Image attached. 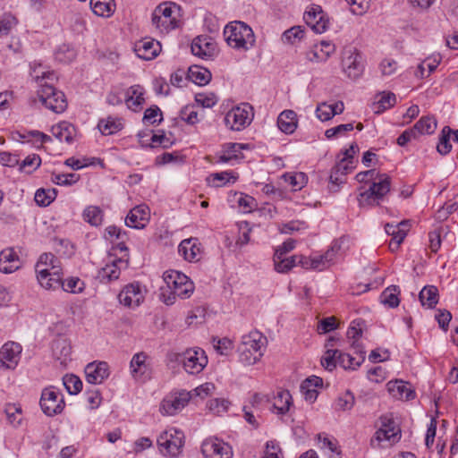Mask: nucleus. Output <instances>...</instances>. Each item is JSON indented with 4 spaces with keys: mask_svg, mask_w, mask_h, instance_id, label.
<instances>
[{
    "mask_svg": "<svg viewBox=\"0 0 458 458\" xmlns=\"http://www.w3.org/2000/svg\"><path fill=\"white\" fill-rule=\"evenodd\" d=\"M164 281L168 290L174 292V295H178L182 299L191 296L194 290L193 282L190 278L176 270H169L164 273Z\"/></svg>",
    "mask_w": 458,
    "mask_h": 458,
    "instance_id": "nucleus-6",
    "label": "nucleus"
},
{
    "mask_svg": "<svg viewBox=\"0 0 458 458\" xmlns=\"http://www.w3.org/2000/svg\"><path fill=\"white\" fill-rule=\"evenodd\" d=\"M354 396L350 391L340 395L335 402V408L342 411H349L354 404Z\"/></svg>",
    "mask_w": 458,
    "mask_h": 458,
    "instance_id": "nucleus-60",
    "label": "nucleus"
},
{
    "mask_svg": "<svg viewBox=\"0 0 458 458\" xmlns=\"http://www.w3.org/2000/svg\"><path fill=\"white\" fill-rule=\"evenodd\" d=\"M390 394L399 399L411 400L414 398V391L408 382L403 380L390 381L387 384Z\"/></svg>",
    "mask_w": 458,
    "mask_h": 458,
    "instance_id": "nucleus-28",
    "label": "nucleus"
},
{
    "mask_svg": "<svg viewBox=\"0 0 458 458\" xmlns=\"http://www.w3.org/2000/svg\"><path fill=\"white\" fill-rule=\"evenodd\" d=\"M184 434L177 428H169L157 438L159 452L164 456L177 457L182 453L184 445Z\"/></svg>",
    "mask_w": 458,
    "mask_h": 458,
    "instance_id": "nucleus-4",
    "label": "nucleus"
},
{
    "mask_svg": "<svg viewBox=\"0 0 458 458\" xmlns=\"http://www.w3.org/2000/svg\"><path fill=\"white\" fill-rule=\"evenodd\" d=\"M201 453L205 458H233L232 446L217 437H209L201 444Z\"/></svg>",
    "mask_w": 458,
    "mask_h": 458,
    "instance_id": "nucleus-12",
    "label": "nucleus"
},
{
    "mask_svg": "<svg viewBox=\"0 0 458 458\" xmlns=\"http://www.w3.org/2000/svg\"><path fill=\"white\" fill-rule=\"evenodd\" d=\"M242 148H244V146L242 144L229 143L225 147L223 154L220 156L219 160L223 163H227L233 159L242 158L243 156L241 152Z\"/></svg>",
    "mask_w": 458,
    "mask_h": 458,
    "instance_id": "nucleus-40",
    "label": "nucleus"
},
{
    "mask_svg": "<svg viewBox=\"0 0 458 458\" xmlns=\"http://www.w3.org/2000/svg\"><path fill=\"white\" fill-rule=\"evenodd\" d=\"M400 291L396 285H391L384 290L380 295L381 302L390 308H395L399 305L400 300L398 298Z\"/></svg>",
    "mask_w": 458,
    "mask_h": 458,
    "instance_id": "nucleus-43",
    "label": "nucleus"
},
{
    "mask_svg": "<svg viewBox=\"0 0 458 458\" xmlns=\"http://www.w3.org/2000/svg\"><path fill=\"white\" fill-rule=\"evenodd\" d=\"M75 51L65 45L55 52V59L61 63H69L75 58Z\"/></svg>",
    "mask_w": 458,
    "mask_h": 458,
    "instance_id": "nucleus-63",
    "label": "nucleus"
},
{
    "mask_svg": "<svg viewBox=\"0 0 458 458\" xmlns=\"http://www.w3.org/2000/svg\"><path fill=\"white\" fill-rule=\"evenodd\" d=\"M84 372L87 382L92 385L103 383L109 376L108 365L105 361L89 363Z\"/></svg>",
    "mask_w": 458,
    "mask_h": 458,
    "instance_id": "nucleus-18",
    "label": "nucleus"
},
{
    "mask_svg": "<svg viewBox=\"0 0 458 458\" xmlns=\"http://www.w3.org/2000/svg\"><path fill=\"white\" fill-rule=\"evenodd\" d=\"M187 77L195 84L204 86L210 81L212 75L208 69L194 65L189 68Z\"/></svg>",
    "mask_w": 458,
    "mask_h": 458,
    "instance_id": "nucleus-37",
    "label": "nucleus"
},
{
    "mask_svg": "<svg viewBox=\"0 0 458 458\" xmlns=\"http://www.w3.org/2000/svg\"><path fill=\"white\" fill-rule=\"evenodd\" d=\"M56 194L55 189H38L35 193L34 199L38 206L47 207L56 198Z\"/></svg>",
    "mask_w": 458,
    "mask_h": 458,
    "instance_id": "nucleus-45",
    "label": "nucleus"
},
{
    "mask_svg": "<svg viewBox=\"0 0 458 458\" xmlns=\"http://www.w3.org/2000/svg\"><path fill=\"white\" fill-rule=\"evenodd\" d=\"M98 127L102 134L111 135L120 131L123 128V124L120 120L108 117L106 120H100Z\"/></svg>",
    "mask_w": 458,
    "mask_h": 458,
    "instance_id": "nucleus-44",
    "label": "nucleus"
},
{
    "mask_svg": "<svg viewBox=\"0 0 458 458\" xmlns=\"http://www.w3.org/2000/svg\"><path fill=\"white\" fill-rule=\"evenodd\" d=\"M303 19L313 31L319 34L325 32L329 25L327 14L318 4L310 5L304 13Z\"/></svg>",
    "mask_w": 458,
    "mask_h": 458,
    "instance_id": "nucleus-13",
    "label": "nucleus"
},
{
    "mask_svg": "<svg viewBox=\"0 0 458 458\" xmlns=\"http://www.w3.org/2000/svg\"><path fill=\"white\" fill-rule=\"evenodd\" d=\"M178 250L183 258L190 262H195L200 259L201 249L196 238L182 241L179 244Z\"/></svg>",
    "mask_w": 458,
    "mask_h": 458,
    "instance_id": "nucleus-24",
    "label": "nucleus"
},
{
    "mask_svg": "<svg viewBox=\"0 0 458 458\" xmlns=\"http://www.w3.org/2000/svg\"><path fill=\"white\" fill-rule=\"evenodd\" d=\"M4 412L7 416L9 422L17 426L21 421V409L20 406L13 403H9L5 406Z\"/></svg>",
    "mask_w": 458,
    "mask_h": 458,
    "instance_id": "nucleus-58",
    "label": "nucleus"
},
{
    "mask_svg": "<svg viewBox=\"0 0 458 458\" xmlns=\"http://www.w3.org/2000/svg\"><path fill=\"white\" fill-rule=\"evenodd\" d=\"M338 327L336 323V319L335 317H328L326 318L321 319L317 327V331L318 334H327L329 333L335 329H336Z\"/></svg>",
    "mask_w": 458,
    "mask_h": 458,
    "instance_id": "nucleus-62",
    "label": "nucleus"
},
{
    "mask_svg": "<svg viewBox=\"0 0 458 458\" xmlns=\"http://www.w3.org/2000/svg\"><path fill=\"white\" fill-rule=\"evenodd\" d=\"M149 220V208L146 205H139L131 209L125 218L127 226L136 229L145 227Z\"/></svg>",
    "mask_w": 458,
    "mask_h": 458,
    "instance_id": "nucleus-21",
    "label": "nucleus"
},
{
    "mask_svg": "<svg viewBox=\"0 0 458 458\" xmlns=\"http://www.w3.org/2000/svg\"><path fill=\"white\" fill-rule=\"evenodd\" d=\"M363 325L364 320L355 319L351 323V326L347 330V337L351 340H353V342L352 343V346L354 349L360 348V345L357 344V341L361 336Z\"/></svg>",
    "mask_w": 458,
    "mask_h": 458,
    "instance_id": "nucleus-47",
    "label": "nucleus"
},
{
    "mask_svg": "<svg viewBox=\"0 0 458 458\" xmlns=\"http://www.w3.org/2000/svg\"><path fill=\"white\" fill-rule=\"evenodd\" d=\"M179 7L172 3H162L152 13V23L160 32H168L178 27Z\"/></svg>",
    "mask_w": 458,
    "mask_h": 458,
    "instance_id": "nucleus-3",
    "label": "nucleus"
},
{
    "mask_svg": "<svg viewBox=\"0 0 458 458\" xmlns=\"http://www.w3.org/2000/svg\"><path fill=\"white\" fill-rule=\"evenodd\" d=\"M63 384L70 394H77L82 389L81 380L75 375H65Z\"/></svg>",
    "mask_w": 458,
    "mask_h": 458,
    "instance_id": "nucleus-49",
    "label": "nucleus"
},
{
    "mask_svg": "<svg viewBox=\"0 0 458 458\" xmlns=\"http://www.w3.org/2000/svg\"><path fill=\"white\" fill-rule=\"evenodd\" d=\"M51 132L59 141H64L69 145L72 144L77 137L75 127L66 121L53 125Z\"/></svg>",
    "mask_w": 458,
    "mask_h": 458,
    "instance_id": "nucleus-23",
    "label": "nucleus"
},
{
    "mask_svg": "<svg viewBox=\"0 0 458 458\" xmlns=\"http://www.w3.org/2000/svg\"><path fill=\"white\" fill-rule=\"evenodd\" d=\"M437 128V121L434 117L423 116L413 126L417 135L432 134Z\"/></svg>",
    "mask_w": 458,
    "mask_h": 458,
    "instance_id": "nucleus-41",
    "label": "nucleus"
},
{
    "mask_svg": "<svg viewBox=\"0 0 458 458\" xmlns=\"http://www.w3.org/2000/svg\"><path fill=\"white\" fill-rule=\"evenodd\" d=\"M21 267V261L13 249H5L0 252V271L11 274Z\"/></svg>",
    "mask_w": 458,
    "mask_h": 458,
    "instance_id": "nucleus-22",
    "label": "nucleus"
},
{
    "mask_svg": "<svg viewBox=\"0 0 458 458\" xmlns=\"http://www.w3.org/2000/svg\"><path fill=\"white\" fill-rule=\"evenodd\" d=\"M227 44L235 49L247 51L254 46L255 36L252 29L242 21H233L224 30Z\"/></svg>",
    "mask_w": 458,
    "mask_h": 458,
    "instance_id": "nucleus-2",
    "label": "nucleus"
},
{
    "mask_svg": "<svg viewBox=\"0 0 458 458\" xmlns=\"http://www.w3.org/2000/svg\"><path fill=\"white\" fill-rule=\"evenodd\" d=\"M17 20L11 14H4L0 18V37L8 35L11 30L16 25Z\"/></svg>",
    "mask_w": 458,
    "mask_h": 458,
    "instance_id": "nucleus-61",
    "label": "nucleus"
},
{
    "mask_svg": "<svg viewBox=\"0 0 458 458\" xmlns=\"http://www.w3.org/2000/svg\"><path fill=\"white\" fill-rule=\"evenodd\" d=\"M293 403V398L289 391L281 390L274 396L271 402L270 411L278 415H284L289 411Z\"/></svg>",
    "mask_w": 458,
    "mask_h": 458,
    "instance_id": "nucleus-26",
    "label": "nucleus"
},
{
    "mask_svg": "<svg viewBox=\"0 0 458 458\" xmlns=\"http://www.w3.org/2000/svg\"><path fill=\"white\" fill-rule=\"evenodd\" d=\"M237 177L229 172H222L210 175L208 182L214 187L224 186L226 182H234Z\"/></svg>",
    "mask_w": 458,
    "mask_h": 458,
    "instance_id": "nucleus-52",
    "label": "nucleus"
},
{
    "mask_svg": "<svg viewBox=\"0 0 458 458\" xmlns=\"http://www.w3.org/2000/svg\"><path fill=\"white\" fill-rule=\"evenodd\" d=\"M161 50V45L158 41L152 38H143L136 42L134 52L137 56L143 60L154 59Z\"/></svg>",
    "mask_w": 458,
    "mask_h": 458,
    "instance_id": "nucleus-19",
    "label": "nucleus"
},
{
    "mask_svg": "<svg viewBox=\"0 0 458 458\" xmlns=\"http://www.w3.org/2000/svg\"><path fill=\"white\" fill-rule=\"evenodd\" d=\"M41 165V158L37 154L28 156L21 164L19 170L27 174H31Z\"/></svg>",
    "mask_w": 458,
    "mask_h": 458,
    "instance_id": "nucleus-51",
    "label": "nucleus"
},
{
    "mask_svg": "<svg viewBox=\"0 0 458 458\" xmlns=\"http://www.w3.org/2000/svg\"><path fill=\"white\" fill-rule=\"evenodd\" d=\"M439 63L440 57H428L425 59L421 64H419L416 75L420 76V78L428 77L436 70Z\"/></svg>",
    "mask_w": 458,
    "mask_h": 458,
    "instance_id": "nucleus-46",
    "label": "nucleus"
},
{
    "mask_svg": "<svg viewBox=\"0 0 458 458\" xmlns=\"http://www.w3.org/2000/svg\"><path fill=\"white\" fill-rule=\"evenodd\" d=\"M83 216L85 221L91 225L97 226L102 223L103 211L97 206H89L84 210Z\"/></svg>",
    "mask_w": 458,
    "mask_h": 458,
    "instance_id": "nucleus-48",
    "label": "nucleus"
},
{
    "mask_svg": "<svg viewBox=\"0 0 458 458\" xmlns=\"http://www.w3.org/2000/svg\"><path fill=\"white\" fill-rule=\"evenodd\" d=\"M89 4L92 12L100 17L108 18L115 10L114 0H90Z\"/></svg>",
    "mask_w": 458,
    "mask_h": 458,
    "instance_id": "nucleus-36",
    "label": "nucleus"
},
{
    "mask_svg": "<svg viewBox=\"0 0 458 458\" xmlns=\"http://www.w3.org/2000/svg\"><path fill=\"white\" fill-rule=\"evenodd\" d=\"M39 270H45V273L52 272L54 276H56L57 272H62L61 262L54 254L43 253L35 266L37 274L39 273Z\"/></svg>",
    "mask_w": 458,
    "mask_h": 458,
    "instance_id": "nucleus-25",
    "label": "nucleus"
},
{
    "mask_svg": "<svg viewBox=\"0 0 458 458\" xmlns=\"http://www.w3.org/2000/svg\"><path fill=\"white\" fill-rule=\"evenodd\" d=\"M121 304L134 308L138 307L144 301V293L138 283H131L123 287L118 294Z\"/></svg>",
    "mask_w": 458,
    "mask_h": 458,
    "instance_id": "nucleus-16",
    "label": "nucleus"
},
{
    "mask_svg": "<svg viewBox=\"0 0 458 458\" xmlns=\"http://www.w3.org/2000/svg\"><path fill=\"white\" fill-rule=\"evenodd\" d=\"M38 95L42 104L56 114L63 113L67 107L64 94L55 89L52 83L46 82L41 84V89L38 90Z\"/></svg>",
    "mask_w": 458,
    "mask_h": 458,
    "instance_id": "nucleus-8",
    "label": "nucleus"
},
{
    "mask_svg": "<svg viewBox=\"0 0 458 458\" xmlns=\"http://www.w3.org/2000/svg\"><path fill=\"white\" fill-rule=\"evenodd\" d=\"M191 53L202 59L213 57L216 53L215 41L207 36H199L192 40Z\"/></svg>",
    "mask_w": 458,
    "mask_h": 458,
    "instance_id": "nucleus-17",
    "label": "nucleus"
},
{
    "mask_svg": "<svg viewBox=\"0 0 458 458\" xmlns=\"http://www.w3.org/2000/svg\"><path fill=\"white\" fill-rule=\"evenodd\" d=\"M128 267V259L123 257L113 259L110 263L106 264L101 270L100 275L103 279L108 281L119 278L121 269Z\"/></svg>",
    "mask_w": 458,
    "mask_h": 458,
    "instance_id": "nucleus-31",
    "label": "nucleus"
},
{
    "mask_svg": "<svg viewBox=\"0 0 458 458\" xmlns=\"http://www.w3.org/2000/svg\"><path fill=\"white\" fill-rule=\"evenodd\" d=\"M323 379L317 376H312L306 378L300 386L301 392L306 401L313 403L318 397L317 387H321Z\"/></svg>",
    "mask_w": 458,
    "mask_h": 458,
    "instance_id": "nucleus-30",
    "label": "nucleus"
},
{
    "mask_svg": "<svg viewBox=\"0 0 458 458\" xmlns=\"http://www.w3.org/2000/svg\"><path fill=\"white\" fill-rule=\"evenodd\" d=\"M192 397L191 392L182 391L174 395L165 398L160 405V411L164 415H174L182 411Z\"/></svg>",
    "mask_w": 458,
    "mask_h": 458,
    "instance_id": "nucleus-14",
    "label": "nucleus"
},
{
    "mask_svg": "<svg viewBox=\"0 0 458 458\" xmlns=\"http://www.w3.org/2000/svg\"><path fill=\"white\" fill-rule=\"evenodd\" d=\"M253 118L252 107L247 104L232 108L225 117V123L233 131H241L250 124Z\"/></svg>",
    "mask_w": 458,
    "mask_h": 458,
    "instance_id": "nucleus-10",
    "label": "nucleus"
},
{
    "mask_svg": "<svg viewBox=\"0 0 458 458\" xmlns=\"http://www.w3.org/2000/svg\"><path fill=\"white\" fill-rule=\"evenodd\" d=\"M452 130L445 126L441 131V137L439 143L437 144V149L441 155H446L451 151L452 145L449 142L450 134Z\"/></svg>",
    "mask_w": 458,
    "mask_h": 458,
    "instance_id": "nucleus-57",
    "label": "nucleus"
},
{
    "mask_svg": "<svg viewBox=\"0 0 458 458\" xmlns=\"http://www.w3.org/2000/svg\"><path fill=\"white\" fill-rule=\"evenodd\" d=\"M304 30L301 26H294L284 32L282 40L285 43L294 44L303 38Z\"/></svg>",
    "mask_w": 458,
    "mask_h": 458,
    "instance_id": "nucleus-55",
    "label": "nucleus"
},
{
    "mask_svg": "<svg viewBox=\"0 0 458 458\" xmlns=\"http://www.w3.org/2000/svg\"><path fill=\"white\" fill-rule=\"evenodd\" d=\"M438 290L434 285H427L420 292L419 299L422 306L431 309L438 302Z\"/></svg>",
    "mask_w": 458,
    "mask_h": 458,
    "instance_id": "nucleus-39",
    "label": "nucleus"
},
{
    "mask_svg": "<svg viewBox=\"0 0 458 458\" xmlns=\"http://www.w3.org/2000/svg\"><path fill=\"white\" fill-rule=\"evenodd\" d=\"M380 423V428L376 432L377 440L379 442L385 440L395 442L399 438L400 430L393 419L388 416H381Z\"/></svg>",
    "mask_w": 458,
    "mask_h": 458,
    "instance_id": "nucleus-20",
    "label": "nucleus"
},
{
    "mask_svg": "<svg viewBox=\"0 0 458 458\" xmlns=\"http://www.w3.org/2000/svg\"><path fill=\"white\" fill-rule=\"evenodd\" d=\"M342 70L351 80L359 79L364 72L361 53L354 47H347L342 54Z\"/></svg>",
    "mask_w": 458,
    "mask_h": 458,
    "instance_id": "nucleus-7",
    "label": "nucleus"
},
{
    "mask_svg": "<svg viewBox=\"0 0 458 458\" xmlns=\"http://www.w3.org/2000/svg\"><path fill=\"white\" fill-rule=\"evenodd\" d=\"M30 75L36 81V82L41 88V84H45L46 82L52 83L54 81L57 79L55 72L47 68H44L40 64L34 66H31Z\"/></svg>",
    "mask_w": 458,
    "mask_h": 458,
    "instance_id": "nucleus-38",
    "label": "nucleus"
},
{
    "mask_svg": "<svg viewBox=\"0 0 458 458\" xmlns=\"http://www.w3.org/2000/svg\"><path fill=\"white\" fill-rule=\"evenodd\" d=\"M143 121L145 123L154 124L157 122L160 123L162 121V113L157 106H152L148 108L143 116Z\"/></svg>",
    "mask_w": 458,
    "mask_h": 458,
    "instance_id": "nucleus-64",
    "label": "nucleus"
},
{
    "mask_svg": "<svg viewBox=\"0 0 458 458\" xmlns=\"http://www.w3.org/2000/svg\"><path fill=\"white\" fill-rule=\"evenodd\" d=\"M377 98L378 99L377 102L373 103L374 112L377 114L382 113L392 107L396 102V97L392 92H383Z\"/></svg>",
    "mask_w": 458,
    "mask_h": 458,
    "instance_id": "nucleus-42",
    "label": "nucleus"
},
{
    "mask_svg": "<svg viewBox=\"0 0 458 458\" xmlns=\"http://www.w3.org/2000/svg\"><path fill=\"white\" fill-rule=\"evenodd\" d=\"M147 356L143 352L133 355L131 360V374L135 379L145 380L149 377L148 366L146 363Z\"/></svg>",
    "mask_w": 458,
    "mask_h": 458,
    "instance_id": "nucleus-29",
    "label": "nucleus"
},
{
    "mask_svg": "<svg viewBox=\"0 0 458 458\" xmlns=\"http://www.w3.org/2000/svg\"><path fill=\"white\" fill-rule=\"evenodd\" d=\"M338 353L339 350L337 349H327L321 358V365L328 371L335 369L338 364Z\"/></svg>",
    "mask_w": 458,
    "mask_h": 458,
    "instance_id": "nucleus-50",
    "label": "nucleus"
},
{
    "mask_svg": "<svg viewBox=\"0 0 458 458\" xmlns=\"http://www.w3.org/2000/svg\"><path fill=\"white\" fill-rule=\"evenodd\" d=\"M389 191L390 178L383 174L378 177L377 182H372L368 190L360 194L359 201L360 205H378Z\"/></svg>",
    "mask_w": 458,
    "mask_h": 458,
    "instance_id": "nucleus-9",
    "label": "nucleus"
},
{
    "mask_svg": "<svg viewBox=\"0 0 458 458\" xmlns=\"http://www.w3.org/2000/svg\"><path fill=\"white\" fill-rule=\"evenodd\" d=\"M267 344V337L259 331H251L244 335L237 348L239 362L243 366L256 364L264 355Z\"/></svg>",
    "mask_w": 458,
    "mask_h": 458,
    "instance_id": "nucleus-1",
    "label": "nucleus"
},
{
    "mask_svg": "<svg viewBox=\"0 0 458 458\" xmlns=\"http://www.w3.org/2000/svg\"><path fill=\"white\" fill-rule=\"evenodd\" d=\"M297 256L290 258H281L280 259L274 260L275 268L279 273H286L297 265Z\"/></svg>",
    "mask_w": 458,
    "mask_h": 458,
    "instance_id": "nucleus-59",
    "label": "nucleus"
},
{
    "mask_svg": "<svg viewBox=\"0 0 458 458\" xmlns=\"http://www.w3.org/2000/svg\"><path fill=\"white\" fill-rule=\"evenodd\" d=\"M297 114L293 110L283 111L277 118L278 128L286 134H292L297 128Z\"/></svg>",
    "mask_w": 458,
    "mask_h": 458,
    "instance_id": "nucleus-32",
    "label": "nucleus"
},
{
    "mask_svg": "<svg viewBox=\"0 0 458 458\" xmlns=\"http://www.w3.org/2000/svg\"><path fill=\"white\" fill-rule=\"evenodd\" d=\"M175 360L181 362L188 374L200 373L208 364V357L200 348L187 349L182 353H175Z\"/></svg>",
    "mask_w": 458,
    "mask_h": 458,
    "instance_id": "nucleus-5",
    "label": "nucleus"
},
{
    "mask_svg": "<svg viewBox=\"0 0 458 458\" xmlns=\"http://www.w3.org/2000/svg\"><path fill=\"white\" fill-rule=\"evenodd\" d=\"M52 352L61 365H65L71 360L72 347L65 338H57L52 344Z\"/></svg>",
    "mask_w": 458,
    "mask_h": 458,
    "instance_id": "nucleus-27",
    "label": "nucleus"
},
{
    "mask_svg": "<svg viewBox=\"0 0 458 458\" xmlns=\"http://www.w3.org/2000/svg\"><path fill=\"white\" fill-rule=\"evenodd\" d=\"M343 242L344 239L335 241L332 243L330 249H328L323 255L324 261L327 263L328 267L335 263L336 258L340 253Z\"/></svg>",
    "mask_w": 458,
    "mask_h": 458,
    "instance_id": "nucleus-53",
    "label": "nucleus"
},
{
    "mask_svg": "<svg viewBox=\"0 0 458 458\" xmlns=\"http://www.w3.org/2000/svg\"><path fill=\"white\" fill-rule=\"evenodd\" d=\"M80 176L76 174H52L51 181L62 186H70L79 180Z\"/></svg>",
    "mask_w": 458,
    "mask_h": 458,
    "instance_id": "nucleus-56",
    "label": "nucleus"
},
{
    "mask_svg": "<svg viewBox=\"0 0 458 458\" xmlns=\"http://www.w3.org/2000/svg\"><path fill=\"white\" fill-rule=\"evenodd\" d=\"M60 286L65 292L72 293H79L83 291L85 284L79 277H71L68 278L65 282L62 280V284Z\"/></svg>",
    "mask_w": 458,
    "mask_h": 458,
    "instance_id": "nucleus-54",
    "label": "nucleus"
},
{
    "mask_svg": "<svg viewBox=\"0 0 458 458\" xmlns=\"http://www.w3.org/2000/svg\"><path fill=\"white\" fill-rule=\"evenodd\" d=\"M144 89L140 85L130 87L126 92L125 102L130 109L136 110L144 103Z\"/></svg>",
    "mask_w": 458,
    "mask_h": 458,
    "instance_id": "nucleus-34",
    "label": "nucleus"
},
{
    "mask_svg": "<svg viewBox=\"0 0 458 458\" xmlns=\"http://www.w3.org/2000/svg\"><path fill=\"white\" fill-rule=\"evenodd\" d=\"M62 272H57L56 276H54L52 272L45 273V270H39L37 274V279L39 284L47 290H55L60 287L62 284Z\"/></svg>",
    "mask_w": 458,
    "mask_h": 458,
    "instance_id": "nucleus-35",
    "label": "nucleus"
},
{
    "mask_svg": "<svg viewBox=\"0 0 458 458\" xmlns=\"http://www.w3.org/2000/svg\"><path fill=\"white\" fill-rule=\"evenodd\" d=\"M318 447L324 451L329 458H341V451L337 441L334 437H328L326 435L318 434Z\"/></svg>",
    "mask_w": 458,
    "mask_h": 458,
    "instance_id": "nucleus-33",
    "label": "nucleus"
},
{
    "mask_svg": "<svg viewBox=\"0 0 458 458\" xmlns=\"http://www.w3.org/2000/svg\"><path fill=\"white\" fill-rule=\"evenodd\" d=\"M22 347L15 342H7L0 349V368L13 369L21 359Z\"/></svg>",
    "mask_w": 458,
    "mask_h": 458,
    "instance_id": "nucleus-15",
    "label": "nucleus"
},
{
    "mask_svg": "<svg viewBox=\"0 0 458 458\" xmlns=\"http://www.w3.org/2000/svg\"><path fill=\"white\" fill-rule=\"evenodd\" d=\"M39 403L42 411L47 416L61 413L64 407L62 394L54 386L47 387L42 391Z\"/></svg>",
    "mask_w": 458,
    "mask_h": 458,
    "instance_id": "nucleus-11",
    "label": "nucleus"
}]
</instances>
